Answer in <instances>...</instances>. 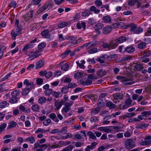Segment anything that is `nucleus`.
<instances>
[{
	"instance_id": "30",
	"label": "nucleus",
	"mask_w": 151,
	"mask_h": 151,
	"mask_svg": "<svg viewBox=\"0 0 151 151\" xmlns=\"http://www.w3.org/2000/svg\"><path fill=\"white\" fill-rule=\"evenodd\" d=\"M106 106L107 107H109L110 109L115 108L116 106L114 104L110 101L107 102Z\"/></svg>"
},
{
	"instance_id": "27",
	"label": "nucleus",
	"mask_w": 151,
	"mask_h": 151,
	"mask_svg": "<svg viewBox=\"0 0 151 151\" xmlns=\"http://www.w3.org/2000/svg\"><path fill=\"white\" fill-rule=\"evenodd\" d=\"M69 68V65L66 63H65L61 66V69L63 71H66L68 70Z\"/></svg>"
},
{
	"instance_id": "37",
	"label": "nucleus",
	"mask_w": 151,
	"mask_h": 151,
	"mask_svg": "<svg viewBox=\"0 0 151 151\" xmlns=\"http://www.w3.org/2000/svg\"><path fill=\"white\" fill-rule=\"evenodd\" d=\"M100 109L99 108L91 109V113L92 114L96 115L98 114L100 111Z\"/></svg>"
},
{
	"instance_id": "56",
	"label": "nucleus",
	"mask_w": 151,
	"mask_h": 151,
	"mask_svg": "<svg viewBox=\"0 0 151 151\" xmlns=\"http://www.w3.org/2000/svg\"><path fill=\"white\" fill-rule=\"evenodd\" d=\"M102 47L104 48H108L109 50H111V49H110L109 43H104L103 44Z\"/></svg>"
},
{
	"instance_id": "16",
	"label": "nucleus",
	"mask_w": 151,
	"mask_h": 151,
	"mask_svg": "<svg viewBox=\"0 0 151 151\" xmlns=\"http://www.w3.org/2000/svg\"><path fill=\"white\" fill-rule=\"evenodd\" d=\"M49 117L53 121L55 122H59V119L57 118L56 115L55 113H52L50 114Z\"/></svg>"
},
{
	"instance_id": "6",
	"label": "nucleus",
	"mask_w": 151,
	"mask_h": 151,
	"mask_svg": "<svg viewBox=\"0 0 151 151\" xmlns=\"http://www.w3.org/2000/svg\"><path fill=\"white\" fill-rule=\"evenodd\" d=\"M113 96L114 98L113 101L115 103L121 100L123 97V95L119 93L114 94Z\"/></svg>"
},
{
	"instance_id": "25",
	"label": "nucleus",
	"mask_w": 151,
	"mask_h": 151,
	"mask_svg": "<svg viewBox=\"0 0 151 151\" xmlns=\"http://www.w3.org/2000/svg\"><path fill=\"white\" fill-rule=\"evenodd\" d=\"M35 44H32L29 43L25 45L23 49V51L26 50L30 48H32L34 47Z\"/></svg>"
},
{
	"instance_id": "36",
	"label": "nucleus",
	"mask_w": 151,
	"mask_h": 151,
	"mask_svg": "<svg viewBox=\"0 0 151 151\" xmlns=\"http://www.w3.org/2000/svg\"><path fill=\"white\" fill-rule=\"evenodd\" d=\"M103 22L105 23L109 22L111 20V17L109 15L104 17L103 18Z\"/></svg>"
},
{
	"instance_id": "35",
	"label": "nucleus",
	"mask_w": 151,
	"mask_h": 151,
	"mask_svg": "<svg viewBox=\"0 0 151 151\" xmlns=\"http://www.w3.org/2000/svg\"><path fill=\"white\" fill-rule=\"evenodd\" d=\"M117 79L118 80H122L123 81H130V79L129 78H125L124 77L118 76L117 77Z\"/></svg>"
},
{
	"instance_id": "41",
	"label": "nucleus",
	"mask_w": 151,
	"mask_h": 151,
	"mask_svg": "<svg viewBox=\"0 0 151 151\" xmlns=\"http://www.w3.org/2000/svg\"><path fill=\"white\" fill-rule=\"evenodd\" d=\"M114 55H111L109 56L106 55H102L101 58L104 59H105L106 58L108 60H110L112 58L114 57Z\"/></svg>"
},
{
	"instance_id": "55",
	"label": "nucleus",
	"mask_w": 151,
	"mask_h": 151,
	"mask_svg": "<svg viewBox=\"0 0 151 151\" xmlns=\"http://www.w3.org/2000/svg\"><path fill=\"white\" fill-rule=\"evenodd\" d=\"M45 46V43L44 42H42L38 45V48L39 50H41L44 48Z\"/></svg>"
},
{
	"instance_id": "64",
	"label": "nucleus",
	"mask_w": 151,
	"mask_h": 151,
	"mask_svg": "<svg viewBox=\"0 0 151 151\" xmlns=\"http://www.w3.org/2000/svg\"><path fill=\"white\" fill-rule=\"evenodd\" d=\"M51 122V120L50 119H47L45 120L43 122V124L45 126H47Z\"/></svg>"
},
{
	"instance_id": "57",
	"label": "nucleus",
	"mask_w": 151,
	"mask_h": 151,
	"mask_svg": "<svg viewBox=\"0 0 151 151\" xmlns=\"http://www.w3.org/2000/svg\"><path fill=\"white\" fill-rule=\"evenodd\" d=\"M95 4V5L97 7H99L100 6L102 5V2L100 0H96Z\"/></svg>"
},
{
	"instance_id": "47",
	"label": "nucleus",
	"mask_w": 151,
	"mask_h": 151,
	"mask_svg": "<svg viewBox=\"0 0 151 151\" xmlns=\"http://www.w3.org/2000/svg\"><path fill=\"white\" fill-rule=\"evenodd\" d=\"M83 46H84V47H85L86 49L87 50H88L93 47L91 43L90 42L88 43H86L84 44L83 45Z\"/></svg>"
},
{
	"instance_id": "1",
	"label": "nucleus",
	"mask_w": 151,
	"mask_h": 151,
	"mask_svg": "<svg viewBox=\"0 0 151 151\" xmlns=\"http://www.w3.org/2000/svg\"><path fill=\"white\" fill-rule=\"evenodd\" d=\"M23 83L26 85V88L22 89V94L23 96H27L32 90V88L34 87V84L33 82H29L27 79H25Z\"/></svg>"
},
{
	"instance_id": "50",
	"label": "nucleus",
	"mask_w": 151,
	"mask_h": 151,
	"mask_svg": "<svg viewBox=\"0 0 151 151\" xmlns=\"http://www.w3.org/2000/svg\"><path fill=\"white\" fill-rule=\"evenodd\" d=\"M111 116H109L104 117V119L103 121L102 122L103 124H107L110 123V121H107L111 117Z\"/></svg>"
},
{
	"instance_id": "59",
	"label": "nucleus",
	"mask_w": 151,
	"mask_h": 151,
	"mask_svg": "<svg viewBox=\"0 0 151 151\" xmlns=\"http://www.w3.org/2000/svg\"><path fill=\"white\" fill-rule=\"evenodd\" d=\"M111 127L112 129L116 132H118L119 131V130L121 129L120 127L118 126H111L110 127Z\"/></svg>"
},
{
	"instance_id": "21",
	"label": "nucleus",
	"mask_w": 151,
	"mask_h": 151,
	"mask_svg": "<svg viewBox=\"0 0 151 151\" xmlns=\"http://www.w3.org/2000/svg\"><path fill=\"white\" fill-rule=\"evenodd\" d=\"M81 63H79L78 61L76 62V63L78 67H79L80 68L84 69L85 67L83 64L85 63V62L84 60H82L80 61Z\"/></svg>"
},
{
	"instance_id": "5",
	"label": "nucleus",
	"mask_w": 151,
	"mask_h": 151,
	"mask_svg": "<svg viewBox=\"0 0 151 151\" xmlns=\"http://www.w3.org/2000/svg\"><path fill=\"white\" fill-rule=\"evenodd\" d=\"M54 101H55L54 103V106L55 107V110H58L60 109L62 105L64 103V101L62 100L60 101L58 100H56L55 99H54Z\"/></svg>"
},
{
	"instance_id": "51",
	"label": "nucleus",
	"mask_w": 151,
	"mask_h": 151,
	"mask_svg": "<svg viewBox=\"0 0 151 151\" xmlns=\"http://www.w3.org/2000/svg\"><path fill=\"white\" fill-rule=\"evenodd\" d=\"M7 104V101H4L0 103V108H3L6 106Z\"/></svg>"
},
{
	"instance_id": "11",
	"label": "nucleus",
	"mask_w": 151,
	"mask_h": 151,
	"mask_svg": "<svg viewBox=\"0 0 151 151\" xmlns=\"http://www.w3.org/2000/svg\"><path fill=\"white\" fill-rule=\"evenodd\" d=\"M110 49H115L118 46L117 43L116 39L111 40L109 42Z\"/></svg>"
},
{
	"instance_id": "4",
	"label": "nucleus",
	"mask_w": 151,
	"mask_h": 151,
	"mask_svg": "<svg viewBox=\"0 0 151 151\" xmlns=\"http://www.w3.org/2000/svg\"><path fill=\"white\" fill-rule=\"evenodd\" d=\"M130 67L131 69L137 71H139L143 68V66L142 64L134 63L131 64Z\"/></svg>"
},
{
	"instance_id": "28",
	"label": "nucleus",
	"mask_w": 151,
	"mask_h": 151,
	"mask_svg": "<svg viewBox=\"0 0 151 151\" xmlns=\"http://www.w3.org/2000/svg\"><path fill=\"white\" fill-rule=\"evenodd\" d=\"M78 43V40H71L68 42L67 45L69 47H71L77 44Z\"/></svg>"
},
{
	"instance_id": "43",
	"label": "nucleus",
	"mask_w": 151,
	"mask_h": 151,
	"mask_svg": "<svg viewBox=\"0 0 151 151\" xmlns=\"http://www.w3.org/2000/svg\"><path fill=\"white\" fill-rule=\"evenodd\" d=\"M132 58L131 56H127L123 57L122 58L121 61L122 62H125L131 59Z\"/></svg>"
},
{
	"instance_id": "18",
	"label": "nucleus",
	"mask_w": 151,
	"mask_h": 151,
	"mask_svg": "<svg viewBox=\"0 0 151 151\" xmlns=\"http://www.w3.org/2000/svg\"><path fill=\"white\" fill-rule=\"evenodd\" d=\"M38 52H38V51H35V52L34 53V54L32 55L30 57H29L28 58V60L29 61L32 60H34L36 58L39 57L40 55L37 54V53Z\"/></svg>"
},
{
	"instance_id": "45",
	"label": "nucleus",
	"mask_w": 151,
	"mask_h": 151,
	"mask_svg": "<svg viewBox=\"0 0 151 151\" xmlns=\"http://www.w3.org/2000/svg\"><path fill=\"white\" fill-rule=\"evenodd\" d=\"M7 126L6 124L3 123L0 126V133H1L2 132L5 130V128Z\"/></svg>"
},
{
	"instance_id": "15",
	"label": "nucleus",
	"mask_w": 151,
	"mask_h": 151,
	"mask_svg": "<svg viewBox=\"0 0 151 151\" xmlns=\"http://www.w3.org/2000/svg\"><path fill=\"white\" fill-rule=\"evenodd\" d=\"M76 27L78 29L83 28V30H84L86 27V23L84 22H82L81 23H77Z\"/></svg>"
},
{
	"instance_id": "32",
	"label": "nucleus",
	"mask_w": 151,
	"mask_h": 151,
	"mask_svg": "<svg viewBox=\"0 0 151 151\" xmlns=\"http://www.w3.org/2000/svg\"><path fill=\"white\" fill-rule=\"evenodd\" d=\"M68 24V23L64 21L60 22L58 24V28H61L65 27Z\"/></svg>"
},
{
	"instance_id": "24",
	"label": "nucleus",
	"mask_w": 151,
	"mask_h": 151,
	"mask_svg": "<svg viewBox=\"0 0 151 151\" xmlns=\"http://www.w3.org/2000/svg\"><path fill=\"white\" fill-rule=\"evenodd\" d=\"M47 101L46 99L44 96L40 97L38 99V102L39 104L42 105L45 104Z\"/></svg>"
},
{
	"instance_id": "19",
	"label": "nucleus",
	"mask_w": 151,
	"mask_h": 151,
	"mask_svg": "<svg viewBox=\"0 0 151 151\" xmlns=\"http://www.w3.org/2000/svg\"><path fill=\"white\" fill-rule=\"evenodd\" d=\"M97 129L100 131H104L107 133H109L111 131L110 129L104 127H99Z\"/></svg>"
},
{
	"instance_id": "48",
	"label": "nucleus",
	"mask_w": 151,
	"mask_h": 151,
	"mask_svg": "<svg viewBox=\"0 0 151 151\" xmlns=\"http://www.w3.org/2000/svg\"><path fill=\"white\" fill-rule=\"evenodd\" d=\"M141 114L143 116H145L147 117L149 115H151V112L150 111H143Z\"/></svg>"
},
{
	"instance_id": "7",
	"label": "nucleus",
	"mask_w": 151,
	"mask_h": 151,
	"mask_svg": "<svg viewBox=\"0 0 151 151\" xmlns=\"http://www.w3.org/2000/svg\"><path fill=\"white\" fill-rule=\"evenodd\" d=\"M33 15V11H30L27 14L23 16V17L25 21L27 22L29 21V19L32 18Z\"/></svg>"
},
{
	"instance_id": "20",
	"label": "nucleus",
	"mask_w": 151,
	"mask_h": 151,
	"mask_svg": "<svg viewBox=\"0 0 151 151\" xmlns=\"http://www.w3.org/2000/svg\"><path fill=\"white\" fill-rule=\"evenodd\" d=\"M112 30V27L111 26L105 27L103 29V32L104 34H106L109 33Z\"/></svg>"
},
{
	"instance_id": "10",
	"label": "nucleus",
	"mask_w": 151,
	"mask_h": 151,
	"mask_svg": "<svg viewBox=\"0 0 151 151\" xmlns=\"http://www.w3.org/2000/svg\"><path fill=\"white\" fill-rule=\"evenodd\" d=\"M135 51V48L132 46L129 45L124 48V51L125 52H127L128 53L131 54L133 53Z\"/></svg>"
},
{
	"instance_id": "52",
	"label": "nucleus",
	"mask_w": 151,
	"mask_h": 151,
	"mask_svg": "<svg viewBox=\"0 0 151 151\" xmlns=\"http://www.w3.org/2000/svg\"><path fill=\"white\" fill-rule=\"evenodd\" d=\"M102 25L99 23L95 25L94 27V28L96 30H99L102 29Z\"/></svg>"
},
{
	"instance_id": "14",
	"label": "nucleus",
	"mask_w": 151,
	"mask_h": 151,
	"mask_svg": "<svg viewBox=\"0 0 151 151\" xmlns=\"http://www.w3.org/2000/svg\"><path fill=\"white\" fill-rule=\"evenodd\" d=\"M41 35L45 38H48L50 37L49 32L47 29H45L42 31L41 33Z\"/></svg>"
},
{
	"instance_id": "2",
	"label": "nucleus",
	"mask_w": 151,
	"mask_h": 151,
	"mask_svg": "<svg viewBox=\"0 0 151 151\" xmlns=\"http://www.w3.org/2000/svg\"><path fill=\"white\" fill-rule=\"evenodd\" d=\"M127 28H130L129 31L130 32L134 34H139L143 31V29L141 27H137L136 24L133 23H131L127 25Z\"/></svg>"
},
{
	"instance_id": "8",
	"label": "nucleus",
	"mask_w": 151,
	"mask_h": 151,
	"mask_svg": "<svg viewBox=\"0 0 151 151\" xmlns=\"http://www.w3.org/2000/svg\"><path fill=\"white\" fill-rule=\"evenodd\" d=\"M72 104L68 102H65L64 104L65 106L61 110L62 112H67L70 109L71 106Z\"/></svg>"
},
{
	"instance_id": "23",
	"label": "nucleus",
	"mask_w": 151,
	"mask_h": 151,
	"mask_svg": "<svg viewBox=\"0 0 151 151\" xmlns=\"http://www.w3.org/2000/svg\"><path fill=\"white\" fill-rule=\"evenodd\" d=\"M40 106L37 104H34L31 107V109L33 111L38 112L40 110Z\"/></svg>"
},
{
	"instance_id": "38",
	"label": "nucleus",
	"mask_w": 151,
	"mask_h": 151,
	"mask_svg": "<svg viewBox=\"0 0 151 151\" xmlns=\"http://www.w3.org/2000/svg\"><path fill=\"white\" fill-rule=\"evenodd\" d=\"M82 76V74L80 72H78L74 75V78L75 79H79Z\"/></svg>"
},
{
	"instance_id": "46",
	"label": "nucleus",
	"mask_w": 151,
	"mask_h": 151,
	"mask_svg": "<svg viewBox=\"0 0 151 151\" xmlns=\"http://www.w3.org/2000/svg\"><path fill=\"white\" fill-rule=\"evenodd\" d=\"M104 102V101L102 99H100L99 100L97 106L99 108H101L103 106Z\"/></svg>"
},
{
	"instance_id": "61",
	"label": "nucleus",
	"mask_w": 151,
	"mask_h": 151,
	"mask_svg": "<svg viewBox=\"0 0 151 151\" xmlns=\"http://www.w3.org/2000/svg\"><path fill=\"white\" fill-rule=\"evenodd\" d=\"M136 0H129L128 1V4L130 6H134L136 4Z\"/></svg>"
},
{
	"instance_id": "26",
	"label": "nucleus",
	"mask_w": 151,
	"mask_h": 151,
	"mask_svg": "<svg viewBox=\"0 0 151 151\" xmlns=\"http://www.w3.org/2000/svg\"><path fill=\"white\" fill-rule=\"evenodd\" d=\"M17 125V123L16 122L14 121H12L9 123L7 129H10L12 128L15 127Z\"/></svg>"
},
{
	"instance_id": "53",
	"label": "nucleus",
	"mask_w": 151,
	"mask_h": 151,
	"mask_svg": "<svg viewBox=\"0 0 151 151\" xmlns=\"http://www.w3.org/2000/svg\"><path fill=\"white\" fill-rule=\"evenodd\" d=\"M97 144V143L96 142H93L91 145L88 146H89V147L90 149H91V150H93L95 148L96 145Z\"/></svg>"
},
{
	"instance_id": "42",
	"label": "nucleus",
	"mask_w": 151,
	"mask_h": 151,
	"mask_svg": "<svg viewBox=\"0 0 151 151\" xmlns=\"http://www.w3.org/2000/svg\"><path fill=\"white\" fill-rule=\"evenodd\" d=\"M52 90L51 88H49L45 91V94L46 96H49L52 93Z\"/></svg>"
},
{
	"instance_id": "3",
	"label": "nucleus",
	"mask_w": 151,
	"mask_h": 151,
	"mask_svg": "<svg viewBox=\"0 0 151 151\" xmlns=\"http://www.w3.org/2000/svg\"><path fill=\"white\" fill-rule=\"evenodd\" d=\"M17 27V28L16 30V32H15L14 30H12L10 34L12 36V38L13 40L15 39L16 36L19 35L21 34L22 30V25H20Z\"/></svg>"
},
{
	"instance_id": "17",
	"label": "nucleus",
	"mask_w": 151,
	"mask_h": 151,
	"mask_svg": "<svg viewBox=\"0 0 151 151\" xmlns=\"http://www.w3.org/2000/svg\"><path fill=\"white\" fill-rule=\"evenodd\" d=\"M116 40L118 44L121 43L126 41L127 40V38L125 36H120Z\"/></svg>"
},
{
	"instance_id": "12",
	"label": "nucleus",
	"mask_w": 151,
	"mask_h": 151,
	"mask_svg": "<svg viewBox=\"0 0 151 151\" xmlns=\"http://www.w3.org/2000/svg\"><path fill=\"white\" fill-rule=\"evenodd\" d=\"M96 74L98 77H102L106 74V72L103 69H100L97 71Z\"/></svg>"
},
{
	"instance_id": "54",
	"label": "nucleus",
	"mask_w": 151,
	"mask_h": 151,
	"mask_svg": "<svg viewBox=\"0 0 151 151\" xmlns=\"http://www.w3.org/2000/svg\"><path fill=\"white\" fill-rule=\"evenodd\" d=\"M67 128L66 127H63L61 131L59 132L60 134L62 135L65 134L67 132Z\"/></svg>"
},
{
	"instance_id": "62",
	"label": "nucleus",
	"mask_w": 151,
	"mask_h": 151,
	"mask_svg": "<svg viewBox=\"0 0 151 151\" xmlns=\"http://www.w3.org/2000/svg\"><path fill=\"white\" fill-rule=\"evenodd\" d=\"M52 73L51 71L47 72L46 71V73L45 74V77L47 78H49L52 76Z\"/></svg>"
},
{
	"instance_id": "60",
	"label": "nucleus",
	"mask_w": 151,
	"mask_h": 151,
	"mask_svg": "<svg viewBox=\"0 0 151 151\" xmlns=\"http://www.w3.org/2000/svg\"><path fill=\"white\" fill-rule=\"evenodd\" d=\"M52 6L51 3L49 2H47L45 3L43 6V7L45 10L49 7H51Z\"/></svg>"
},
{
	"instance_id": "44",
	"label": "nucleus",
	"mask_w": 151,
	"mask_h": 151,
	"mask_svg": "<svg viewBox=\"0 0 151 151\" xmlns=\"http://www.w3.org/2000/svg\"><path fill=\"white\" fill-rule=\"evenodd\" d=\"M11 93L12 96H18L20 92L19 90L17 89L12 91L11 92Z\"/></svg>"
},
{
	"instance_id": "13",
	"label": "nucleus",
	"mask_w": 151,
	"mask_h": 151,
	"mask_svg": "<svg viewBox=\"0 0 151 151\" xmlns=\"http://www.w3.org/2000/svg\"><path fill=\"white\" fill-rule=\"evenodd\" d=\"M125 147L127 149H130L136 146L135 142H126Z\"/></svg>"
},
{
	"instance_id": "31",
	"label": "nucleus",
	"mask_w": 151,
	"mask_h": 151,
	"mask_svg": "<svg viewBox=\"0 0 151 151\" xmlns=\"http://www.w3.org/2000/svg\"><path fill=\"white\" fill-rule=\"evenodd\" d=\"M8 7L10 8H16L17 7V4L16 3L15 1H12L10 2L9 4Z\"/></svg>"
},
{
	"instance_id": "49",
	"label": "nucleus",
	"mask_w": 151,
	"mask_h": 151,
	"mask_svg": "<svg viewBox=\"0 0 151 151\" xmlns=\"http://www.w3.org/2000/svg\"><path fill=\"white\" fill-rule=\"evenodd\" d=\"M36 83L38 85H41L43 82V79L41 78H38L36 79Z\"/></svg>"
},
{
	"instance_id": "58",
	"label": "nucleus",
	"mask_w": 151,
	"mask_h": 151,
	"mask_svg": "<svg viewBox=\"0 0 151 151\" xmlns=\"http://www.w3.org/2000/svg\"><path fill=\"white\" fill-rule=\"evenodd\" d=\"M68 91V88L67 87H63L62 88L61 92L65 94L67 93Z\"/></svg>"
},
{
	"instance_id": "40",
	"label": "nucleus",
	"mask_w": 151,
	"mask_h": 151,
	"mask_svg": "<svg viewBox=\"0 0 151 151\" xmlns=\"http://www.w3.org/2000/svg\"><path fill=\"white\" fill-rule=\"evenodd\" d=\"M90 14L91 12L89 10L87 9L82 12V16L85 17L88 16Z\"/></svg>"
},
{
	"instance_id": "9",
	"label": "nucleus",
	"mask_w": 151,
	"mask_h": 151,
	"mask_svg": "<svg viewBox=\"0 0 151 151\" xmlns=\"http://www.w3.org/2000/svg\"><path fill=\"white\" fill-rule=\"evenodd\" d=\"M45 61L41 59L36 62L35 64V68L37 69H39L42 68L44 65Z\"/></svg>"
},
{
	"instance_id": "33",
	"label": "nucleus",
	"mask_w": 151,
	"mask_h": 151,
	"mask_svg": "<svg viewBox=\"0 0 151 151\" xmlns=\"http://www.w3.org/2000/svg\"><path fill=\"white\" fill-rule=\"evenodd\" d=\"M87 135L92 139L95 140L96 139L95 134H94L93 132H88L87 133Z\"/></svg>"
},
{
	"instance_id": "63",
	"label": "nucleus",
	"mask_w": 151,
	"mask_h": 151,
	"mask_svg": "<svg viewBox=\"0 0 151 151\" xmlns=\"http://www.w3.org/2000/svg\"><path fill=\"white\" fill-rule=\"evenodd\" d=\"M42 0H32V4L34 5H38Z\"/></svg>"
},
{
	"instance_id": "22",
	"label": "nucleus",
	"mask_w": 151,
	"mask_h": 151,
	"mask_svg": "<svg viewBox=\"0 0 151 151\" xmlns=\"http://www.w3.org/2000/svg\"><path fill=\"white\" fill-rule=\"evenodd\" d=\"M9 99V102L11 104H15L18 102V97L12 96Z\"/></svg>"
},
{
	"instance_id": "39",
	"label": "nucleus",
	"mask_w": 151,
	"mask_h": 151,
	"mask_svg": "<svg viewBox=\"0 0 151 151\" xmlns=\"http://www.w3.org/2000/svg\"><path fill=\"white\" fill-rule=\"evenodd\" d=\"M98 52V49L96 47H93L89 50L88 51V53L90 54H92L96 53Z\"/></svg>"
},
{
	"instance_id": "29",
	"label": "nucleus",
	"mask_w": 151,
	"mask_h": 151,
	"mask_svg": "<svg viewBox=\"0 0 151 151\" xmlns=\"http://www.w3.org/2000/svg\"><path fill=\"white\" fill-rule=\"evenodd\" d=\"M71 52V51L70 50L67 49L63 53L60 55V57L62 58L65 57L67 56Z\"/></svg>"
},
{
	"instance_id": "34",
	"label": "nucleus",
	"mask_w": 151,
	"mask_h": 151,
	"mask_svg": "<svg viewBox=\"0 0 151 151\" xmlns=\"http://www.w3.org/2000/svg\"><path fill=\"white\" fill-rule=\"evenodd\" d=\"M146 45V43L144 42H142L139 43L138 45V47L140 49H144L145 48Z\"/></svg>"
}]
</instances>
